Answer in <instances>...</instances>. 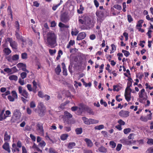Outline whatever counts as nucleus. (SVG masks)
Here are the masks:
<instances>
[{"instance_id":"obj_1","label":"nucleus","mask_w":153,"mask_h":153,"mask_svg":"<svg viewBox=\"0 0 153 153\" xmlns=\"http://www.w3.org/2000/svg\"><path fill=\"white\" fill-rule=\"evenodd\" d=\"M56 39V35L54 32H48L46 34V38L45 39V44L49 47L54 48L57 45Z\"/></svg>"},{"instance_id":"obj_2","label":"nucleus","mask_w":153,"mask_h":153,"mask_svg":"<svg viewBox=\"0 0 153 153\" xmlns=\"http://www.w3.org/2000/svg\"><path fill=\"white\" fill-rule=\"evenodd\" d=\"M46 108L44 106L43 103L42 102L39 103L37 106V109H36V111H37L39 116L42 117L44 115L45 112Z\"/></svg>"},{"instance_id":"obj_3","label":"nucleus","mask_w":153,"mask_h":153,"mask_svg":"<svg viewBox=\"0 0 153 153\" xmlns=\"http://www.w3.org/2000/svg\"><path fill=\"white\" fill-rule=\"evenodd\" d=\"M96 15L97 17V22L100 24L105 17L104 13L102 11H97L96 13Z\"/></svg>"},{"instance_id":"obj_4","label":"nucleus","mask_w":153,"mask_h":153,"mask_svg":"<svg viewBox=\"0 0 153 153\" xmlns=\"http://www.w3.org/2000/svg\"><path fill=\"white\" fill-rule=\"evenodd\" d=\"M79 109L82 112L86 111L90 114L94 115V112L91 108L83 104H81L79 107Z\"/></svg>"},{"instance_id":"obj_5","label":"nucleus","mask_w":153,"mask_h":153,"mask_svg":"<svg viewBox=\"0 0 153 153\" xmlns=\"http://www.w3.org/2000/svg\"><path fill=\"white\" fill-rule=\"evenodd\" d=\"M82 119L84 123L87 125L97 123H98L99 122L98 120L92 119H88L85 117H82Z\"/></svg>"},{"instance_id":"obj_6","label":"nucleus","mask_w":153,"mask_h":153,"mask_svg":"<svg viewBox=\"0 0 153 153\" xmlns=\"http://www.w3.org/2000/svg\"><path fill=\"white\" fill-rule=\"evenodd\" d=\"M19 93L25 98H28L29 97V94L28 92L25 89H23L21 86H19L18 88Z\"/></svg>"},{"instance_id":"obj_7","label":"nucleus","mask_w":153,"mask_h":153,"mask_svg":"<svg viewBox=\"0 0 153 153\" xmlns=\"http://www.w3.org/2000/svg\"><path fill=\"white\" fill-rule=\"evenodd\" d=\"M36 130L40 134L43 135L44 133L43 128V125L42 123H38L36 125Z\"/></svg>"},{"instance_id":"obj_8","label":"nucleus","mask_w":153,"mask_h":153,"mask_svg":"<svg viewBox=\"0 0 153 153\" xmlns=\"http://www.w3.org/2000/svg\"><path fill=\"white\" fill-rule=\"evenodd\" d=\"M69 16L67 13L66 12L62 13L61 15V21L64 23L67 22L69 20Z\"/></svg>"},{"instance_id":"obj_9","label":"nucleus","mask_w":153,"mask_h":153,"mask_svg":"<svg viewBox=\"0 0 153 153\" xmlns=\"http://www.w3.org/2000/svg\"><path fill=\"white\" fill-rule=\"evenodd\" d=\"M129 112L128 111L122 110L118 113L119 115L123 117H126L129 116Z\"/></svg>"},{"instance_id":"obj_10","label":"nucleus","mask_w":153,"mask_h":153,"mask_svg":"<svg viewBox=\"0 0 153 153\" xmlns=\"http://www.w3.org/2000/svg\"><path fill=\"white\" fill-rule=\"evenodd\" d=\"M13 116L17 119L20 118L21 116V113L19 110L17 109H15L13 112Z\"/></svg>"},{"instance_id":"obj_11","label":"nucleus","mask_w":153,"mask_h":153,"mask_svg":"<svg viewBox=\"0 0 153 153\" xmlns=\"http://www.w3.org/2000/svg\"><path fill=\"white\" fill-rule=\"evenodd\" d=\"M2 148L5 150L7 152L9 153L10 152V148L9 143L7 142H5L2 146Z\"/></svg>"},{"instance_id":"obj_12","label":"nucleus","mask_w":153,"mask_h":153,"mask_svg":"<svg viewBox=\"0 0 153 153\" xmlns=\"http://www.w3.org/2000/svg\"><path fill=\"white\" fill-rule=\"evenodd\" d=\"M86 36V34L85 32H81L79 34L77 38V40H80L84 39Z\"/></svg>"},{"instance_id":"obj_13","label":"nucleus","mask_w":153,"mask_h":153,"mask_svg":"<svg viewBox=\"0 0 153 153\" xmlns=\"http://www.w3.org/2000/svg\"><path fill=\"white\" fill-rule=\"evenodd\" d=\"M12 146V151L13 152H14L16 151L18 152H19L20 151V150L19 147L17 146L16 143H13Z\"/></svg>"},{"instance_id":"obj_14","label":"nucleus","mask_w":153,"mask_h":153,"mask_svg":"<svg viewBox=\"0 0 153 153\" xmlns=\"http://www.w3.org/2000/svg\"><path fill=\"white\" fill-rule=\"evenodd\" d=\"M4 110L3 109L1 111L0 114V121H2L3 119H5L6 118L5 114H4Z\"/></svg>"},{"instance_id":"obj_15","label":"nucleus","mask_w":153,"mask_h":153,"mask_svg":"<svg viewBox=\"0 0 153 153\" xmlns=\"http://www.w3.org/2000/svg\"><path fill=\"white\" fill-rule=\"evenodd\" d=\"M151 114H150L148 115V116H149L150 117H149L148 118H147L146 117H144L143 116H142L140 117V119L142 121L146 122L148 120H151V117H150L151 116Z\"/></svg>"},{"instance_id":"obj_16","label":"nucleus","mask_w":153,"mask_h":153,"mask_svg":"<svg viewBox=\"0 0 153 153\" xmlns=\"http://www.w3.org/2000/svg\"><path fill=\"white\" fill-rule=\"evenodd\" d=\"M10 139V136L8 134L7 131H5L4 136V140L5 141H9Z\"/></svg>"},{"instance_id":"obj_17","label":"nucleus","mask_w":153,"mask_h":153,"mask_svg":"<svg viewBox=\"0 0 153 153\" xmlns=\"http://www.w3.org/2000/svg\"><path fill=\"white\" fill-rule=\"evenodd\" d=\"M121 142L127 145H129L132 143L131 141H129L127 139H125L121 140Z\"/></svg>"},{"instance_id":"obj_18","label":"nucleus","mask_w":153,"mask_h":153,"mask_svg":"<svg viewBox=\"0 0 153 153\" xmlns=\"http://www.w3.org/2000/svg\"><path fill=\"white\" fill-rule=\"evenodd\" d=\"M84 140L86 142L88 146L91 147L93 146V143L89 139L86 138Z\"/></svg>"},{"instance_id":"obj_19","label":"nucleus","mask_w":153,"mask_h":153,"mask_svg":"<svg viewBox=\"0 0 153 153\" xmlns=\"http://www.w3.org/2000/svg\"><path fill=\"white\" fill-rule=\"evenodd\" d=\"M10 46L13 49H16L17 48V44L16 42L13 41L10 44Z\"/></svg>"},{"instance_id":"obj_20","label":"nucleus","mask_w":153,"mask_h":153,"mask_svg":"<svg viewBox=\"0 0 153 153\" xmlns=\"http://www.w3.org/2000/svg\"><path fill=\"white\" fill-rule=\"evenodd\" d=\"M55 71L56 74L59 75L61 71V69L59 65H58L55 69Z\"/></svg>"},{"instance_id":"obj_21","label":"nucleus","mask_w":153,"mask_h":153,"mask_svg":"<svg viewBox=\"0 0 153 153\" xmlns=\"http://www.w3.org/2000/svg\"><path fill=\"white\" fill-rule=\"evenodd\" d=\"M3 51L6 55H8L11 53V50L8 48H4Z\"/></svg>"},{"instance_id":"obj_22","label":"nucleus","mask_w":153,"mask_h":153,"mask_svg":"<svg viewBox=\"0 0 153 153\" xmlns=\"http://www.w3.org/2000/svg\"><path fill=\"white\" fill-rule=\"evenodd\" d=\"M98 150L100 152H101L105 153L107 152V149L103 146H101L100 147Z\"/></svg>"},{"instance_id":"obj_23","label":"nucleus","mask_w":153,"mask_h":153,"mask_svg":"<svg viewBox=\"0 0 153 153\" xmlns=\"http://www.w3.org/2000/svg\"><path fill=\"white\" fill-rule=\"evenodd\" d=\"M64 114L65 117L68 119L72 117V115L67 111L64 112Z\"/></svg>"},{"instance_id":"obj_24","label":"nucleus","mask_w":153,"mask_h":153,"mask_svg":"<svg viewBox=\"0 0 153 153\" xmlns=\"http://www.w3.org/2000/svg\"><path fill=\"white\" fill-rule=\"evenodd\" d=\"M81 81H82V82L83 83V85H85V86L86 87H87L88 86L89 87H90L91 86V83L90 82H89L88 84L86 82H85L84 80V79H81Z\"/></svg>"},{"instance_id":"obj_25","label":"nucleus","mask_w":153,"mask_h":153,"mask_svg":"<svg viewBox=\"0 0 153 153\" xmlns=\"http://www.w3.org/2000/svg\"><path fill=\"white\" fill-rule=\"evenodd\" d=\"M9 79L10 80L17 81L18 79V77L16 75H12L9 77Z\"/></svg>"},{"instance_id":"obj_26","label":"nucleus","mask_w":153,"mask_h":153,"mask_svg":"<svg viewBox=\"0 0 153 153\" xmlns=\"http://www.w3.org/2000/svg\"><path fill=\"white\" fill-rule=\"evenodd\" d=\"M75 44V41L74 40H71L69 42L67 46V48H69L71 46H73Z\"/></svg>"},{"instance_id":"obj_27","label":"nucleus","mask_w":153,"mask_h":153,"mask_svg":"<svg viewBox=\"0 0 153 153\" xmlns=\"http://www.w3.org/2000/svg\"><path fill=\"white\" fill-rule=\"evenodd\" d=\"M84 10V8L82 6V4L80 5V8L79 9H78L77 10V12L79 14H82V11Z\"/></svg>"},{"instance_id":"obj_28","label":"nucleus","mask_w":153,"mask_h":153,"mask_svg":"<svg viewBox=\"0 0 153 153\" xmlns=\"http://www.w3.org/2000/svg\"><path fill=\"white\" fill-rule=\"evenodd\" d=\"M76 144L74 142H70L68 145V147L69 149H71Z\"/></svg>"},{"instance_id":"obj_29","label":"nucleus","mask_w":153,"mask_h":153,"mask_svg":"<svg viewBox=\"0 0 153 153\" xmlns=\"http://www.w3.org/2000/svg\"><path fill=\"white\" fill-rule=\"evenodd\" d=\"M68 137L67 134H62L60 137V139L62 140H66Z\"/></svg>"},{"instance_id":"obj_30","label":"nucleus","mask_w":153,"mask_h":153,"mask_svg":"<svg viewBox=\"0 0 153 153\" xmlns=\"http://www.w3.org/2000/svg\"><path fill=\"white\" fill-rule=\"evenodd\" d=\"M59 27L61 28H68L69 27V26L68 25H66L61 22L59 23Z\"/></svg>"},{"instance_id":"obj_31","label":"nucleus","mask_w":153,"mask_h":153,"mask_svg":"<svg viewBox=\"0 0 153 153\" xmlns=\"http://www.w3.org/2000/svg\"><path fill=\"white\" fill-rule=\"evenodd\" d=\"M15 27L16 28L17 31H19L20 29V25L18 21H16L15 22Z\"/></svg>"},{"instance_id":"obj_32","label":"nucleus","mask_w":153,"mask_h":153,"mask_svg":"<svg viewBox=\"0 0 153 153\" xmlns=\"http://www.w3.org/2000/svg\"><path fill=\"white\" fill-rule=\"evenodd\" d=\"M75 131L77 134H80L82 132V128H78L76 129Z\"/></svg>"},{"instance_id":"obj_33","label":"nucleus","mask_w":153,"mask_h":153,"mask_svg":"<svg viewBox=\"0 0 153 153\" xmlns=\"http://www.w3.org/2000/svg\"><path fill=\"white\" fill-rule=\"evenodd\" d=\"M46 145V143L43 140L41 141L39 144L38 146L41 147L42 148L44 147Z\"/></svg>"},{"instance_id":"obj_34","label":"nucleus","mask_w":153,"mask_h":153,"mask_svg":"<svg viewBox=\"0 0 153 153\" xmlns=\"http://www.w3.org/2000/svg\"><path fill=\"white\" fill-rule=\"evenodd\" d=\"M104 128V126L103 125H101L99 126H97L94 127V128L96 130H100Z\"/></svg>"},{"instance_id":"obj_35","label":"nucleus","mask_w":153,"mask_h":153,"mask_svg":"<svg viewBox=\"0 0 153 153\" xmlns=\"http://www.w3.org/2000/svg\"><path fill=\"white\" fill-rule=\"evenodd\" d=\"M145 90L144 89H142L139 93V97L141 98H143V93L145 92Z\"/></svg>"},{"instance_id":"obj_36","label":"nucleus","mask_w":153,"mask_h":153,"mask_svg":"<svg viewBox=\"0 0 153 153\" xmlns=\"http://www.w3.org/2000/svg\"><path fill=\"white\" fill-rule=\"evenodd\" d=\"M131 85L132 81L128 82L127 83V86L126 88L128 89L129 90V91H130V92H131L132 90L131 88H130V87L131 86Z\"/></svg>"},{"instance_id":"obj_37","label":"nucleus","mask_w":153,"mask_h":153,"mask_svg":"<svg viewBox=\"0 0 153 153\" xmlns=\"http://www.w3.org/2000/svg\"><path fill=\"white\" fill-rule=\"evenodd\" d=\"M11 93L13 97L15 99H17L18 96L16 92L15 91H13L11 92Z\"/></svg>"},{"instance_id":"obj_38","label":"nucleus","mask_w":153,"mask_h":153,"mask_svg":"<svg viewBox=\"0 0 153 153\" xmlns=\"http://www.w3.org/2000/svg\"><path fill=\"white\" fill-rule=\"evenodd\" d=\"M27 73L25 72H23L20 74L21 77L22 79H24L26 77Z\"/></svg>"},{"instance_id":"obj_39","label":"nucleus","mask_w":153,"mask_h":153,"mask_svg":"<svg viewBox=\"0 0 153 153\" xmlns=\"http://www.w3.org/2000/svg\"><path fill=\"white\" fill-rule=\"evenodd\" d=\"M143 22V20H140L138 21L137 23V26L138 27H142V24Z\"/></svg>"},{"instance_id":"obj_40","label":"nucleus","mask_w":153,"mask_h":153,"mask_svg":"<svg viewBox=\"0 0 153 153\" xmlns=\"http://www.w3.org/2000/svg\"><path fill=\"white\" fill-rule=\"evenodd\" d=\"M131 130V129L129 128H125L123 130V132L125 134H127L129 133Z\"/></svg>"},{"instance_id":"obj_41","label":"nucleus","mask_w":153,"mask_h":153,"mask_svg":"<svg viewBox=\"0 0 153 153\" xmlns=\"http://www.w3.org/2000/svg\"><path fill=\"white\" fill-rule=\"evenodd\" d=\"M22 58L23 59H26L27 58V55L26 53H24L22 54Z\"/></svg>"},{"instance_id":"obj_42","label":"nucleus","mask_w":153,"mask_h":153,"mask_svg":"<svg viewBox=\"0 0 153 153\" xmlns=\"http://www.w3.org/2000/svg\"><path fill=\"white\" fill-rule=\"evenodd\" d=\"M109 145L111 146V147L112 148H115L116 145V143L113 141H110L109 142Z\"/></svg>"},{"instance_id":"obj_43","label":"nucleus","mask_w":153,"mask_h":153,"mask_svg":"<svg viewBox=\"0 0 153 153\" xmlns=\"http://www.w3.org/2000/svg\"><path fill=\"white\" fill-rule=\"evenodd\" d=\"M19 59V56L17 54H15L13 55L12 57V59L13 60H16Z\"/></svg>"},{"instance_id":"obj_44","label":"nucleus","mask_w":153,"mask_h":153,"mask_svg":"<svg viewBox=\"0 0 153 153\" xmlns=\"http://www.w3.org/2000/svg\"><path fill=\"white\" fill-rule=\"evenodd\" d=\"M122 51V53H124V55L126 57L128 56L130 54L129 52L126 50H123Z\"/></svg>"},{"instance_id":"obj_45","label":"nucleus","mask_w":153,"mask_h":153,"mask_svg":"<svg viewBox=\"0 0 153 153\" xmlns=\"http://www.w3.org/2000/svg\"><path fill=\"white\" fill-rule=\"evenodd\" d=\"M128 20V22L130 23L133 21V19L132 18L130 15L128 14L127 15Z\"/></svg>"},{"instance_id":"obj_46","label":"nucleus","mask_w":153,"mask_h":153,"mask_svg":"<svg viewBox=\"0 0 153 153\" xmlns=\"http://www.w3.org/2000/svg\"><path fill=\"white\" fill-rule=\"evenodd\" d=\"M25 64H24L22 63H19L17 65V66L18 68H22L24 66H25Z\"/></svg>"},{"instance_id":"obj_47","label":"nucleus","mask_w":153,"mask_h":153,"mask_svg":"<svg viewBox=\"0 0 153 153\" xmlns=\"http://www.w3.org/2000/svg\"><path fill=\"white\" fill-rule=\"evenodd\" d=\"M129 91L128 89L126 88L125 91V96H131V92L130 91L129 92H128V91Z\"/></svg>"},{"instance_id":"obj_48","label":"nucleus","mask_w":153,"mask_h":153,"mask_svg":"<svg viewBox=\"0 0 153 153\" xmlns=\"http://www.w3.org/2000/svg\"><path fill=\"white\" fill-rule=\"evenodd\" d=\"M79 22L82 24H86V20L84 19V20L82 19H79Z\"/></svg>"},{"instance_id":"obj_49","label":"nucleus","mask_w":153,"mask_h":153,"mask_svg":"<svg viewBox=\"0 0 153 153\" xmlns=\"http://www.w3.org/2000/svg\"><path fill=\"white\" fill-rule=\"evenodd\" d=\"M146 152L148 153H153V146L149 148L146 151Z\"/></svg>"},{"instance_id":"obj_50","label":"nucleus","mask_w":153,"mask_h":153,"mask_svg":"<svg viewBox=\"0 0 153 153\" xmlns=\"http://www.w3.org/2000/svg\"><path fill=\"white\" fill-rule=\"evenodd\" d=\"M114 7L119 10H120L122 9L121 6L118 4H116L114 5Z\"/></svg>"},{"instance_id":"obj_51","label":"nucleus","mask_w":153,"mask_h":153,"mask_svg":"<svg viewBox=\"0 0 153 153\" xmlns=\"http://www.w3.org/2000/svg\"><path fill=\"white\" fill-rule=\"evenodd\" d=\"M118 123L119 124V125H120V126L124 125L125 124V122L121 119L119 120L118 121Z\"/></svg>"},{"instance_id":"obj_52","label":"nucleus","mask_w":153,"mask_h":153,"mask_svg":"<svg viewBox=\"0 0 153 153\" xmlns=\"http://www.w3.org/2000/svg\"><path fill=\"white\" fill-rule=\"evenodd\" d=\"M119 87V85H114L113 90L114 91H119L120 89L119 88H117Z\"/></svg>"},{"instance_id":"obj_53","label":"nucleus","mask_w":153,"mask_h":153,"mask_svg":"<svg viewBox=\"0 0 153 153\" xmlns=\"http://www.w3.org/2000/svg\"><path fill=\"white\" fill-rule=\"evenodd\" d=\"M56 52V50L55 49L53 50L50 49L49 50V52L51 55H52L54 54Z\"/></svg>"},{"instance_id":"obj_54","label":"nucleus","mask_w":153,"mask_h":153,"mask_svg":"<svg viewBox=\"0 0 153 153\" xmlns=\"http://www.w3.org/2000/svg\"><path fill=\"white\" fill-rule=\"evenodd\" d=\"M8 100L10 102H13L15 100V98L12 97L11 95H9L7 97Z\"/></svg>"},{"instance_id":"obj_55","label":"nucleus","mask_w":153,"mask_h":153,"mask_svg":"<svg viewBox=\"0 0 153 153\" xmlns=\"http://www.w3.org/2000/svg\"><path fill=\"white\" fill-rule=\"evenodd\" d=\"M4 71L7 73H10L12 72L11 69L9 68H7L4 69Z\"/></svg>"},{"instance_id":"obj_56","label":"nucleus","mask_w":153,"mask_h":153,"mask_svg":"<svg viewBox=\"0 0 153 153\" xmlns=\"http://www.w3.org/2000/svg\"><path fill=\"white\" fill-rule=\"evenodd\" d=\"M77 51L78 49L76 48L71 49H70V52L71 53H73L76 52Z\"/></svg>"},{"instance_id":"obj_57","label":"nucleus","mask_w":153,"mask_h":153,"mask_svg":"<svg viewBox=\"0 0 153 153\" xmlns=\"http://www.w3.org/2000/svg\"><path fill=\"white\" fill-rule=\"evenodd\" d=\"M122 146V144H118L117 145V146L116 148V150L117 151H120L121 149Z\"/></svg>"},{"instance_id":"obj_58","label":"nucleus","mask_w":153,"mask_h":153,"mask_svg":"<svg viewBox=\"0 0 153 153\" xmlns=\"http://www.w3.org/2000/svg\"><path fill=\"white\" fill-rule=\"evenodd\" d=\"M30 107L31 108H34L36 107V105L35 102L33 101H32L30 103Z\"/></svg>"},{"instance_id":"obj_59","label":"nucleus","mask_w":153,"mask_h":153,"mask_svg":"<svg viewBox=\"0 0 153 153\" xmlns=\"http://www.w3.org/2000/svg\"><path fill=\"white\" fill-rule=\"evenodd\" d=\"M100 103L101 105H103L105 107H106L107 105V103L105 102H104L102 99L100 100Z\"/></svg>"},{"instance_id":"obj_60","label":"nucleus","mask_w":153,"mask_h":153,"mask_svg":"<svg viewBox=\"0 0 153 153\" xmlns=\"http://www.w3.org/2000/svg\"><path fill=\"white\" fill-rule=\"evenodd\" d=\"M27 88L28 90L30 91H32V88L31 87V85L30 84H27Z\"/></svg>"},{"instance_id":"obj_61","label":"nucleus","mask_w":153,"mask_h":153,"mask_svg":"<svg viewBox=\"0 0 153 153\" xmlns=\"http://www.w3.org/2000/svg\"><path fill=\"white\" fill-rule=\"evenodd\" d=\"M147 143L149 144H153V139H149L147 142Z\"/></svg>"},{"instance_id":"obj_62","label":"nucleus","mask_w":153,"mask_h":153,"mask_svg":"<svg viewBox=\"0 0 153 153\" xmlns=\"http://www.w3.org/2000/svg\"><path fill=\"white\" fill-rule=\"evenodd\" d=\"M38 95L39 97L41 98H43L44 97V96L43 95V92L41 91H39Z\"/></svg>"},{"instance_id":"obj_63","label":"nucleus","mask_w":153,"mask_h":153,"mask_svg":"<svg viewBox=\"0 0 153 153\" xmlns=\"http://www.w3.org/2000/svg\"><path fill=\"white\" fill-rule=\"evenodd\" d=\"M30 137L33 141H35L36 140V138L35 136L32 134H30Z\"/></svg>"},{"instance_id":"obj_64","label":"nucleus","mask_w":153,"mask_h":153,"mask_svg":"<svg viewBox=\"0 0 153 153\" xmlns=\"http://www.w3.org/2000/svg\"><path fill=\"white\" fill-rule=\"evenodd\" d=\"M33 85V88H35V89H36L37 88V85L36 82L35 80H34L32 82Z\"/></svg>"}]
</instances>
